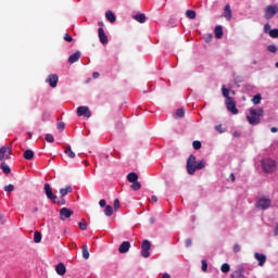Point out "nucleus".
<instances>
[{"instance_id":"1","label":"nucleus","mask_w":278,"mask_h":278,"mask_svg":"<svg viewBox=\"0 0 278 278\" xmlns=\"http://www.w3.org/2000/svg\"><path fill=\"white\" fill-rule=\"evenodd\" d=\"M264 117V109H250V115L247 116L248 123L251 125H260Z\"/></svg>"},{"instance_id":"2","label":"nucleus","mask_w":278,"mask_h":278,"mask_svg":"<svg viewBox=\"0 0 278 278\" xmlns=\"http://www.w3.org/2000/svg\"><path fill=\"white\" fill-rule=\"evenodd\" d=\"M261 167L262 170L266 173V175H270L275 173V170H277V162H275V160L271 159H263L261 161Z\"/></svg>"},{"instance_id":"3","label":"nucleus","mask_w":278,"mask_h":278,"mask_svg":"<svg viewBox=\"0 0 278 278\" xmlns=\"http://www.w3.org/2000/svg\"><path fill=\"white\" fill-rule=\"evenodd\" d=\"M187 172L188 175H194L197 173V156L194 154L189 155L187 160Z\"/></svg>"},{"instance_id":"4","label":"nucleus","mask_w":278,"mask_h":278,"mask_svg":"<svg viewBox=\"0 0 278 278\" xmlns=\"http://www.w3.org/2000/svg\"><path fill=\"white\" fill-rule=\"evenodd\" d=\"M273 204V201H270V199L268 198H261L256 201L255 203V207H257V210H268V207H270V205Z\"/></svg>"},{"instance_id":"5","label":"nucleus","mask_w":278,"mask_h":278,"mask_svg":"<svg viewBox=\"0 0 278 278\" xmlns=\"http://www.w3.org/2000/svg\"><path fill=\"white\" fill-rule=\"evenodd\" d=\"M278 12V5L277 4H269L265 8V18L266 21H270L275 14Z\"/></svg>"},{"instance_id":"6","label":"nucleus","mask_w":278,"mask_h":278,"mask_svg":"<svg viewBox=\"0 0 278 278\" xmlns=\"http://www.w3.org/2000/svg\"><path fill=\"white\" fill-rule=\"evenodd\" d=\"M149 251H151V241L146 239L141 243V255L146 258L151 257V253Z\"/></svg>"},{"instance_id":"7","label":"nucleus","mask_w":278,"mask_h":278,"mask_svg":"<svg viewBox=\"0 0 278 278\" xmlns=\"http://www.w3.org/2000/svg\"><path fill=\"white\" fill-rule=\"evenodd\" d=\"M10 155H12V147L4 146L0 148V162L2 160H10Z\"/></svg>"},{"instance_id":"8","label":"nucleus","mask_w":278,"mask_h":278,"mask_svg":"<svg viewBox=\"0 0 278 278\" xmlns=\"http://www.w3.org/2000/svg\"><path fill=\"white\" fill-rule=\"evenodd\" d=\"M225 104L228 112H231V114H238V108H236V100L233 98H228V100L225 101Z\"/></svg>"},{"instance_id":"9","label":"nucleus","mask_w":278,"mask_h":278,"mask_svg":"<svg viewBox=\"0 0 278 278\" xmlns=\"http://www.w3.org/2000/svg\"><path fill=\"white\" fill-rule=\"evenodd\" d=\"M43 190L46 192L47 199H49L50 201H55V199H58V195L53 193V189L51 188V185L45 184Z\"/></svg>"},{"instance_id":"10","label":"nucleus","mask_w":278,"mask_h":278,"mask_svg":"<svg viewBox=\"0 0 278 278\" xmlns=\"http://www.w3.org/2000/svg\"><path fill=\"white\" fill-rule=\"evenodd\" d=\"M77 116H85L86 118H90L92 116V112H90L88 106H78Z\"/></svg>"},{"instance_id":"11","label":"nucleus","mask_w":278,"mask_h":278,"mask_svg":"<svg viewBox=\"0 0 278 278\" xmlns=\"http://www.w3.org/2000/svg\"><path fill=\"white\" fill-rule=\"evenodd\" d=\"M73 214H74L73 210H71L68 207H62L60 210V219L66 220V218H71V216H73Z\"/></svg>"},{"instance_id":"12","label":"nucleus","mask_w":278,"mask_h":278,"mask_svg":"<svg viewBox=\"0 0 278 278\" xmlns=\"http://www.w3.org/2000/svg\"><path fill=\"white\" fill-rule=\"evenodd\" d=\"M50 88H58L59 77L55 74H50L46 80Z\"/></svg>"},{"instance_id":"13","label":"nucleus","mask_w":278,"mask_h":278,"mask_svg":"<svg viewBox=\"0 0 278 278\" xmlns=\"http://www.w3.org/2000/svg\"><path fill=\"white\" fill-rule=\"evenodd\" d=\"M98 36L101 45H108V35H105V30L102 27L98 29Z\"/></svg>"},{"instance_id":"14","label":"nucleus","mask_w":278,"mask_h":278,"mask_svg":"<svg viewBox=\"0 0 278 278\" xmlns=\"http://www.w3.org/2000/svg\"><path fill=\"white\" fill-rule=\"evenodd\" d=\"M129 249H131V243L129 241H123L118 248L119 253H128Z\"/></svg>"},{"instance_id":"15","label":"nucleus","mask_w":278,"mask_h":278,"mask_svg":"<svg viewBox=\"0 0 278 278\" xmlns=\"http://www.w3.org/2000/svg\"><path fill=\"white\" fill-rule=\"evenodd\" d=\"M230 278H244V267H237L236 271L230 275Z\"/></svg>"},{"instance_id":"16","label":"nucleus","mask_w":278,"mask_h":278,"mask_svg":"<svg viewBox=\"0 0 278 278\" xmlns=\"http://www.w3.org/2000/svg\"><path fill=\"white\" fill-rule=\"evenodd\" d=\"M80 58H81V52L76 51L75 53L70 55L68 63L70 64H75V62H79Z\"/></svg>"},{"instance_id":"17","label":"nucleus","mask_w":278,"mask_h":278,"mask_svg":"<svg viewBox=\"0 0 278 278\" xmlns=\"http://www.w3.org/2000/svg\"><path fill=\"white\" fill-rule=\"evenodd\" d=\"M254 258L258 261V266H264V264H266V255L265 254H260V253L255 252Z\"/></svg>"},{"instance_id":"18","label":"nucleus","mask_w":278,"mask_h":278,"mask_svg":"<svg viewBox=\"0 0 278 278\" xmlns=\"http://www.w3.org/2000/svg\"><path fill=\"white\" fill-rule=\"evenodd\" d=\"M232 16L233 14L231 12V5L226 4L224 9V17L226 18V21H230Z\"/></svg>"},{"instance_id":"19","label":"nucleus","mask_w":278,"mask_h":278,"mask_svg":"<svg viewBox=\"0 0 278 278\" xmlns=\"http://www.w3.org/2000/svg\"><path fill=\"white\" fill-rule=\"evenodd\" d=\"M55 270L61 277L66 275V266L64 265V263H59L55 266Z\"/></svg>"},{"instance_id":"20","label":"nucleus","mask_w":278,"mask_h":278,"mask_svg":"<svg viewBox=\"0 0 278 278\" xmlns=\"http://www.w3.org/2000/svg\"><path fill=\"white\" fill-rule=\"evenodd\" d=\"M132 18L137 21V23H147V15H144L143 13H137L132 16Z\"/></svg>"},{"instance_id":"21","label":"nucleus","mask_w":278,"mask_h":278,"mask_svg":"<svg viewBox=\"0 0 278 278\" xmlns=\"http://www.w3.org/2000/svg\"><path fill=\"white\" fill-rule=\"evenodd\" d=\"M105 18L109 21V23H116V15L112 11H106Z\"/></svg>"},{"instance_id":"22","label":"nucleus","mask_w":278,"mask_h":278,"mask_svg":"<svg viewBox=\"0 0 278 278\" xmlns=\"http://www.w3.org/2000/svg\"><path fill=\"white\" fill-rule=\"evenodd\" d=\"M73 192V187L66 186L65 188L60 189V194L62 198L66 197V194H71Z\"/></svg>"},{"instance_id":"23","label":"nucleus","mask_w":278,"mask_h":278,"mask_svg":"<svg viewBox=\"0 0 278 278\" xmlns=\"http://www.w3.org/2000/svg\"><path fill=\"white\" fill-rule=\"evenodd\" d=\"M127 180L130 182V184H134L136 181H138V174L131 172L127 175Z\"/></svg>"},{"instance_id":"24","label":"nucleus","mask_w":278,"mask_h":278,"mask_svg":"<svg viewBox=\"0 0 278 278\" xmlns=\"http://www.w3.org/2000/svg\"><path fill=\"white\" fill-rule=\"evenodd\" d=\"M0 168L5 175H10L12 173V169H10V166L5 164V162L0 164Z\"/></svg>"},{"instance_id":"25","label":"nucleus","mask_w":278,"mask_h":278,"mask_svg":"<svg viewBox=\"0 0 278 278\" xmlns=\"http://www.w3.org/2000/svg\"><path fill=\"white\" fill-rule=\"evenodd\" d=\"M81 253L84 260H90V252L88 251V247L86 244L81 247Z\"/></svg>"},{"instance_id":"26","label":"nucleus","mask_w":278,"mask_h":278,"mask_svg":"<svg viewBox=\"0 0 278 278\" xmlns=\"http://www.w3.org/2000/svg\"><path fill=\"white\" fill-rule=\"evenodd\" d=\"M207 165V163L205 162V160H200L197 165H195V170H203V168H205V166Z\"/></svg>"},{"instance_id":"27","label":"nucleus","mask_w":278,"mask_h":278,"mask_svg":"<svg viewBox=\"0 0 278 278\" xmlns=\"http://www.w3.org/2000/svg\"><path fill=\"white\" fill-rule=\"evenodd\" d=\"M186 16L190 18V21H194V18H197V12L194 10H187Z\"/></svg>"},{"instance_id":"28","label":"nucleus","mask_w":278,"mask_h":278,"mask_svg":"<svg viewBox=\"0 0 278 278\" xmlns=\"http://www.w3.org/2000/svg\"><path fill=\"white\" fill-rule=\"evenodd\" d=\"M215 37L220 40L223 38V26L215 27Z\"/></svg>"},{"instance_id":"29","label":"nucleus","mask_w":278,"mask_h":278,"mask_svg":"<svg viewBox=\"0 0 278 278\" xmlns=\"http://www.w3.org/2000/svg\"><path fill=\"white\" fill-rule=\"evenodd\" d=\"M23 157L24 160H34V151L33 150L24 151Z\"/></svg>"},{"instance_id":"30","label":"nucleus","mask_w":278,"mask_h":278,"mask_svg":"<svg viewBox=\"0 0 278 278\" xmlns=\"http://www.w3.org/2000/svg\"><path fill=\"white\" fill-rule=\"evenodd\" d=\"M65 154L67 157H71L72 160L75 159V153H74L73 149L71 148V146L65 147Z\"/></svg>"},{"instance_id":"31","label":"nucleus","mask_w":278,"mask_h":278,"mask_svg":"<svg viewBox=\"0 0 278 278\" xmlns=\"http://www.w3.org/2000/svg\"><path fill=\"white\" fill-rule=\"evenodd\" d=\"M252 103L254 105H260V103H262V94L257 93L256 96H254L252 98Z\"/></svg>"},{"instance_id":"32","label":"nucleus","mask_w":278,"mask_h":278,"mask_svg":"<svg viewBox=\"0 0 278 278\" xmlns=\"http://www.w3.org/2000/svg\"><path fill=\"white\" fill-rule=\"evenodd\" d=\"M42 240V233H40L39 231H35V235H34V242L36 244L40 243Z\"/></svg>"},{"instance_id":"33","label":"nucleus","mask_w":278,"mask_h":278,"mask_svg":"<svg viewBox=\"0 0 278 278\" xmlns=\"http://www.w3.org/2000/svg\"><path fill=\"white\" fill-rule=\"evenodd\" d=\"M105 216H112L114 214V208L111 205H106L104 208Z\"/></svg>"},{"instance_id":"34","label":"nucleus","mask_w":278,"mask_h":278,"mask_svg":"<svg viewBox=\"0 0 278 278\" xmlns=\"http://www.w3.org/2000/svg\"><path fill=\"white\" fill-rule=\"evenodd\" d=\"M78 227L81 231H86V229H88V224L86 223L85 219H81L79 223H78Z\"/></svg>"},{"instance_id":"35","label":"nucleus","mask_w":278,"mask_h":278,"mask_svg":"<svg viewBox=\"0 0 278 278\" xmlns=\"http://www.w3.org/2000/svg\"><path fill=\"white\" fill-rule=\"evenodd\" d=\"M130 188L132 189V190H135V191H138V190H140V188H142V185L140 184V181H135V182H132V185L130 186Z\"/></svg>"},{"instance_id":"36","label":"nucleus","mask_w":278,"mask_h":278,"mask_svg":"<svg viewBox=\"0 0 278 278\" xmlns=\"http://www.w3.org/2000/svg\"><path fill=\"white\" fill-rule=\"evenodd\" d=\"M222 92H223V97H225L226 100L231 99V97H229V89L225 88V86H223Z\"/></svg>"},{"instance_id":"37","label":"nucleus","mask_w":278,"mask_h":278,"mask_svg":"<svg viewBox=\"0 0 278 278\" xmlns=\"http://www.w3.org/2000/svg\"><path fill=\"white\" fill-rule=\"evenodd\" d=\"M222 273H229V270H231V267L229 266V264L224 263L220 267Z\"/></svg>"},{"instance_id":"38","label":"nucleus","mask_w":278,"mask_h":278,"mask_svg":"<svg viewBox=\"0 0 278 278\" xmlns=\"http://www.w3.org/2000/svg\"><path fill=\"white\" fill-rule=\"evenodd\" d=\"M176 116H178V118H184L186 116V111L184 109H178L176 111Z\"/></svg>"},{"instance_id":"39","label":"nucleus","mask_w":278,"mask_h":278,"mask_svg":"<svg viewBox=\"0 0 278 278\" xmlns=\"http://www.w3.org/2000/svg\"><path fill=\"white\" fill-rule=\"evenodd\" d=\"M270 38H278V28L269 30Z\"/></svg>"},{"instance_id":"40","label":"nucleus","mask_w":278,"mask_h":278,"mask_svg":"<svg viewBox=\"0 0 278 278\" xmlns=\"http://www.w3.org/2000/svg\"><path fill=\"white\" fill-rule=\"evenodd\" d=\"M267 51H269V53H277V46L275 45H269L267 47Z\"/></svg>"},{"instance_id":"41","label":"nucleus","mask_w":278,"mask_h":278,"mask_svg":"<svg viewBox=\"0 0 278 278\" xmlns=\"http://www.w3.org/2000/svg\"><path fill=\"white\" fill-rule=\"evenodd\" d=\"M192 147L193 149H195V151H199V149H201V141L199 140L193 141Z\"/></svg>"},{"instance_id":"42","label":"nucleus","mask_w":278,"mask_h":278,"mask_svg":"<svg viewBox=\"0 0 278 278\" xmlns=\"http://www.w3.org/2000/svg\"><path fill=\"white\" fill-rule=\"evenodd\" d=\"M65 127H66V124L64 122H60L56 125V128L59 129V131H64Z\"/></svg>"},{"instance_id":"43","label":"nucleus","mask_w":278,"mask_h":278,"mask_svg":"<svg viewBox=\"0 0 278 278\" xmlns=\"http://www.w3.org/2000/svg\"><path fill=\"white\" fill-rule=\"evenodd\" d=\"M49 118H51V115L49 113L47 112L42 113L41 121H43V123L49 121Z\"/></svg>"},{"instance_id":"44","label":"nucleus","mask_w":278,"mask_h":278,"mask_svg":"<svg viewBox=\"0 0 278 278\" xmlns=\"http://www.w3.org/2000/svg\"><path fill=\"white\" fill-rule=\"evenodd\" d=\"M46 140H47V142H54V141H55V138H53V135L47 134V135H46Z\"/></svg>"},{"instance_id":"45","label":"nucleus","mask_w":278,"mask_h":278,"mask_svg":"<svg viewBox=\"0 0 278 278\" xmlns=\"http://www.w3.org/2000/svg\"><path fill=\"white\" fill-rule=\"evenodd\" d=\"M5 192H14V185H8L4 187Z\"/></svg>"},{"instance_id":"46","label":"nucleus","mask_w":278,"mask_h":278,"mask_svg":"<svg viewBox=\"0 0 278 278\" xmlns=\"http://www.w3.org/2000/svg\"><path fill=\"white\" fill-rule=\"evenodd\" d=\"M201 264H202V270H203V273H206V271H207V261L202 260V261H201Z\"/></svg>"},{"instance_id":"47","label":"nucleus","mask_w":278,"mask_h":278,"mask_svg":"<svg viewBox=\"0 0 278 278\" xmlns=\"http://www.w3.org/2000/svg\"><path fill=\"white\" fill-rule=\"evenodd\" d=\"M273 29H270V24L269 23H266L264 25V34H269V31H271Z\"/></svg>"},{"instance_id":"48","label":"nucleus","mask_w":278,"mask_h":278,"mask_svg":"<svg viewBox=\"0 0 278 278\" xmlns=\"http://www.w3.org/2000/svg\"><path fill=\"white\" fill-rule=\"evenodd\" d=\"M121 207V201L118 199L114 200V210L115 212L118 211V208Z\"/></svg>"},{"instance_id":"49","label":"nucleus","mask_w":278,"mask_h":278,"mask_svg":"<svg viewBox=\"0 0 278 278\" xmlns=\"http://www.w3.org/2000/svg\"><path fill=\"white\" fill-rule=\"evenodd\" d=\"M63 38L66 42H73V37L68 34H65Z\"/></svg>"},{"instance_id":"50","label":"nucleus","mask_w":278,"mask_h":278,"mask_svg":"<svg viewBox=\"0 0 278 278\" xmlns=\"http://www.w3.org/2000/svg\"><path fill=\"white\" fill-rule=\"evenodd\" d=\"M232 251H233V253H240V251H241L240 244L236 243V244L233 245Z\"/></svg>"},{"instance_id":"51","label":"nucleus","mask_w":278,"mask_h":278,"mask_svg":"<svg viewBox=\"0 0 278 278\" xmlns=\"http://www.w3.org/2000/svg\"><path fill=\"white\" fill-rule=\"evenodd\" d=\"M185 247H186L187 249H190V247H192V239H186V241H185Z\"/></svg>"},{"instance_id":"52","label":"nucleus","mask_w":278,"mask_h":278,"mask_svg":"<svg viewBox=\"0 0 278 278\" xmlns=\"http://www.w3.org/2000/svg\"><path fill=\"white\" fill-rule=\"evenodd\" d=\"M216 131H218L219 134H223V125H217L215 126Z\"/></svg>"},{"instance_id":"53","label":"nucleus","mask_w":278,"mask_h":278,"mask_svg":"<svg viewBox=\"0 0 278 278\" xmlns=\"http://www.w3.org/2000/svg\"><path fill=\"white\" fill-rule=\"evenodd\" d=\"M99 205H100V207H105V205H106V202H105V200H100L99 201Z\"/></svg>"},{"instance_id":"54","label":"nucleus","mask_w":278,"mask_h":278,"mask_svg":"<svg viewBox=\"0 0 278 278\" xmlns=\"http://www.w3.org/2000/svg\"><path fill=\"white\" fill-rule=\"evenodd\" d=\"M212 38H213L212 34L206 35L205 42H210Z\"/></svg>"},{"instance_id":"55","label":"nucleus","mask_w":278,"mask_h":278,"mask_svg":"<svg viewBox=\"0 0 278 278\" xmlns=\"http://www.w3.org/2000/svg\"><path fill=\"white\" fill-rule=\"evenodd\" d=\"M92 77H93V79H99V77H100L99 72H93Z\"/></svg>"},{"instance_id":"56","label":"nucleus","mask_w":278,"mask_h":278,"mask_svg":"<svg viewBox=\"0 0 278 278\" xmlns=\"http://www.w3.org/2000/svg\"><path fill=\"white\" fill-rule=\"evenodd\" d=\"M270 131H271V134H277L278 128H277V127H271V128H270Z\"/></svg>"},{"instance_id":"57","label":"nucleus","mask_w":278,"mask_h":278,"mask_svg":"<svg viewBox=\"0 0 278 278\" xmlns=\"http://www.w3.org/2000/svg\"><path fill=\"white\" fill-rule=\"evenodd\" d=\"M149 223H150L151 225H153V224L155 223V217H150V218H149Z\"/></svg>"},{"instance_id":"58","label":"nucleus","mask_w":278,"mask_h":278,"mask_svg":"<svg viewBox=\"0 0 278 278\" xmlns=\"http://www.w3.org/2000/svg\"><path fill=\"white\" fill-rule=\"evenodd\" d=\"M151 199H152L153 203H157V197L156 195H152Z\"/></svg>"},{"instance_id":"59","label":"nucleus","mask_w":278,"mask_h":278,"mask_svg":"<svg viewBox=\"0 0 278 278\" xmlns=\"http://www.w3.org/2000/svg\"><path fill=\"white\" fill-rule=\"evenodd\" d=\"M274 233H275V236H278V224L275 227Z\"/></svg>"},{"instance_id":"60","label":"nucleus","mask_w":278,"mask_h":278,"mask_svg":"<svg viewBox=\"0 0 278 278\" xmlns=\"http://www.w3.org/2000/svg\"><path fill=\"white\" fill-rule=\"evenodd\" d=\"M231 181H236V176L233 174H230Z\"/></svg>"},{"instance_id":"61","label":"nucleus","mask_w":278,"mask_h":278,"mask_svg":"<svg viewBox=\"0 0 278 278\" xmlns=\"http://www.w3.org/2000/svg\"><path fill=\"white\" fill-rule=\"evenodd\" d=\"M163 278H170V275L165 273V274H163Z\"/></svg>"},{"instance_id":"62","label":"nucleus","mask_w":278,"mask_h":278,"mask_svg":"<svg viewBox=\"0 0 278 278\" xmlns=\"http://www.w3.org/2000/svg\"><path fill=\"white\" fill-rule=\"evenodd\" d=\"M98 25L103 29V25H104L103 22H98Z\"/></svg>"},{"instance_id":"63","label":"nucleus","mask_w":278,"mask_h":278,"mask_svg":"<svg viewBox=\"0 0 278 278\" xmlns=\"http://www.w3.org/2000/svg\"><path fill=\"white\" fill-rule=\"evenodd\" d=\"M60 205H66V201H65L64 199H63V200H61Z\"/></svg>"},{"instance_id":"64","label":"nucleus","mask_w":278,"mask_h":278,"mask_svg":"<svg viewBox=\"0 0 278 278\" xmlns=\"http://www.w3.org/2000/svg\"><path fill=\"white\" fill-rule=\"evenodd\" d=\"M34 212H38V207H35V208H34Z\"/></svg>"}]
</instances>
